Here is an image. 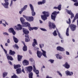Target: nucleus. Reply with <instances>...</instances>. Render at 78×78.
Wrapping results in <instances>:
<instances>
[{"instance_id":"obj_1","label":"nucleus","mask_w":78,"mask_h":78,"mask_svg":"<svg viewBox=\"0 0 78 78\" xmlns=\"http://www.w3.org/2000/svg\"><path fill=\"white\" fill-rule=\"evenodd\" d=\"M43 14H44V15H41V17L42 20H47V17H49L50 16V14H49V12H42Z\"/></svg>"},{"instance_id":"obj_2","label":"nucleus","mask_w":78,"mask_h":78,"mask_svg":"<svg viewBox=\"0 0 78 78\" xmlns=\"http://www.w3.org/2000/svg\"><path fill=\"white\" fill-rule=\"evenodd\" d=\"M59 12H56V11H55L52 14V15H51V19L52 20H53L54 21H55V18L56 17V16H57V15L58 14H59Z\"/></svg>"},{"instance_id":"obj_3","label":"nucleus","mask_w":78,"mask_h":78,"mask_svg":"<svg viewBox=\"0 0 78 78\" xmlns=\"http://www.w3.org/2000/svg\"><path fill=\"white\" fill-rule=\"evenodd\" d=\"M5 3H2V5H3L5 8H8V5H9V2L8 0H4Z\"/></svg>"},{"instance_id":"obj_4","label":"nucleus","mask_w":78,"mask_h":78,"mask_svg":"<svg viewBox=\"0 0 78 78\" xmlns=\"http://www.w3.org/2000/svg\"><path fill=\"white\" fill-rule=\"evenodd\" d=\"M23 17L24 18H26V20H27L29 22H31L34 20V18L33 17V16L27 17L26 16L23 15Z\"/></svg>"},{"instance_id":"obj_5","label":"nucleus","mask_w":78,"mask_h":78,"mask_svg":"<svg viewBox=\"0 0 78 78\" xmlns=\"http://www.w3.org/2000/svg\"><path fill=\"white\" fill-rule=\"evenodd\" d=\"M49 29L50 30H51V29H52V28L55 29V28L56 27V26H55L54 23H51V22H49Z\"/></svg>"},{"instance_id":"obj_6","label":"nucleus","mask_w":78,"mask_h":78,"mask_svg":"<svg viewBox=\"0 0 78 78\" xmlns=\"http://www.w3.org/2000/svg\"><path fill=\"white\" fill-rule=\"evenodd\" d=\"M30 6L32 11V15L33 16H35L36 15V13L35 12H34V8L31 4H30Z\"/></svg>"},{"instance_id":"obj_7","label":"nucleus","mask_w":78,"mask_h":78,"mask_svg":"<svg viewBox=\"0 0 78 78\" xmlns=\"http://www.w3.org/2000/svg\"><path fill=\"white\" fill-rule=\"evenodd\" d=\"M24 69L25 70H27L29 72H30L31 71L33 70V67L32 66H28L25 68Z\"/></svg>"},{"instance_id":"obj_8","label":"nucleus","mask_w":78,"mask_h":78,"mask_svg":"<svg viewBox=\"0 0 78 78\" xmlns=\"http://www.w3.org/2000/svg\"><path fill=\"white\" fill-rule=\"evenodd\" d=\"M14 28L17 30H21L22 29V26L20 24H18L17 25V27L15 26Z\"/></svg>"},{"instance_id":"obj_9","label":"nucleus","mask_w":78,"mask_h":78,"mask_svg":"<svg viewBox=\"0 0 78 78\" xmlns=\"http://www.w3.org/2000/svg\"><path fill=\"white\" fill-rule=\"evenodd\" d=\"M65 73L67 76H72L73 74V72H70L68 70L66 71Z\"/></svg>"},{"instance_id":"obj_10","label":"nucleus","mask_w":78,"mask_h":78,"mask_svg":"<svg viewBox=\"0 0 78 78\" xmlns=\"http://www.w3.org/2000/svg\"><path fill=\"white\" fill-rule=\"evenodd\" d=\"M23 25V27H28L29 29L30 28H31V25H30V23L28 22L24 23Z\"/></svg>"},{"instance_id":"obj_11","label":"nucleus","mask_w":78,"mask_h":78,"mask_svg":"<svg viewBox=\"0 0 78 78\" xmlns=\"http://www.w3.org/2000/svg\"><path fill=\"white\" fill-rule=\"evenodd\" d=\"M70 27L73 31H75L76 30V26L74 24H71L70 25Z\"/></svg>"},{"instance_id":"obj_12","label":"nucleus","mask_w":78,"mask_h":78,"mask_svg":"<svg viewBox=\"0 0 78 78\" xmlns=\"http://www.w3.org/2000/svg\"><path fill=\"white\" fill-rule=\"evenodd\" d=\"M66 12L68 13V14H69V15H71V19H72L73 17H74V15H73V14L72 13V12L71 11V10H69L67 9L66 10Z\"/></svg>"},{"instance_id":"obj_13","label":"nucleus","mask_w":78,"mask_h":78,"mask_svg":"<svg viewBox=\"0 0 78 78\" xmlns=\"http://www.w3.org/2000/svg\"><path fill=\"white\" fill-rule=\"evenodd\" d=\"M33 71L36 75H38L39 73V71L38 70H36V67L34 65L33 66Z\"/></svg>"},{"instance_id":"obj_14","label":"nucleus","mask_w":78,"mask_h":78,"mask_svg":"<svg viewBox=\"0 0 78 78\" xmlns=\"http://www.w3.org/2000/svg\"><path fill=\"white\" fill-rule=\"evenodd\" d=\"M9 33H12L13 35L16 34V32L14 31V29L12 28L9 29Z\"/></svg>"},{"instance_id":"obj_15","label":"nucleus","mask_w":78,"mask_h":78,"mask_svg":"<svg viewBox=\"0 0 78 78\" xmlns=\"http://www.w3.org/2000/svg\"><path fill=\"white\" fill-rule=\"evenodd\" d=\"M23 66H28L29 64V62L28 60H24L23 62Z\"/></svg>"},{"instance_id":"obj_16","label":"nucleus","mask_w":78,"mask_h":78,"mask_svg":"<svg viewBox=\"0 0 78 78\" xmlns=\"http://www.w3.org/2000/svg\"><path fill=\"white\" fill-rule=\"evenodd\" d=\"M6 56L8 60H10V61H12L13 60V58L12 57L8 54H6Z\"/></svg>"},{"instance_id":"obj_17","label":"nucleus","mask_w":78,"mask_h":78,"mask_svg":"<svg viewBox=\"0 0 78 78\" xmlns=\"http://www.w3.org/2000/svg\"><path fill=\"white\" fill-rule=\"evenodd\" d=\"M36 44L37 45V41L36 39H34V42L32 44V46L33 47H36Z\"/></svg>"},{"instance_id":"obj_18","label":"nucleus","mask_w":78,"mask_h":78,"mask_svg":"<svg viewBox=\"0 0 78 78\" xmlns=\"http://www.w3.org/2000/svg\"><path fill=\"white\" fill-rule=\"evenodd\" d=\"M57 50H59L61 51H64L65 50L63 48H62L60 46H58L57 48Z\"/></svg>"},{"instance_id":"obj_19","label":"nucleus","mask_w":78,"mask_h":78,"mask_svg":"<svg viewBox=\"0 0 78 78\" xmlns=\"http://www.w3.org/2000/svg\"><path fill=\"white\" fill-rule=\"evenodd\" d=\"M23 32L24 33V34H28V33H29V31L27 29L23 28Z\"/></svg>"},{"instance_id":"obj_20","label":"nucleus","mask_w":78,"mask_h":78,"mask_svg":"<svg viewBox=\"0 0 78 78\" xmlns=\"http://www.w3.org/2000/svg\"><path fill=\"white\" fill-rule=\"evenodd\" d=\"M61 5H58V7H54L53 9H58L59 11H61Z\"/></svg>"},{"instance_id":"obj_21","label":"nucleus","mask_w":78,"mask_h":78,"mask_svg":"<svg viewBox=\"0 0 78 78\" xmlns=\"http://www.w3.org/2000/svg\"><path fill=\"white\" fill-rule=\"evenodd\" d=\"M37 56L38 58H41V56H42V52H41L37 51Z\"/></svg>"},{"instance_id":"obj_22","label":"nucleus","mask_w":78,"mask_h":78,"mask_svg":"<svg viewBox=\"0 0 78 78\" xmlns=\"http://www.w3.org/2000/svg\"><path fill=\"white\" fill-rule=\"evenodd\" d=\"M63 66L65 67L66 69H69L70 68V65L68 64L67 62H66L65 65H63Z\"/></svg>"},{"instance_id":"obj_23","label":"nucleus","mask_w":78,"mask_h":78,"mask_svg":"<svg viewBox=\"0 0 78 78\" xmlns=\"http://www.w3.org/2000/svg\"><path fill=\"white\" fill-rule=\"evenodd\" d=\"M41 50L42 52V55H43L44 56V57H45V58H47V55H46V51H44V50L42 49H41Z\"/></svg>"},{"instance_id":"obj_24","label":"nucleus","mask_w":78,"mask_h":78,"mask_svg":"<svg viewBox=\"0 0 78 78\" xmlns=\"http://www.w3.org/2000/svg\"><path fill=\"white\" fill-rule=\"evenodd\" d=\"M26 38H25V41L26 42H29L30 41V39L29 38V36L28 35H27L25 36Z\"/></svg>"},{"instance_id":"obj_25","label":"nucleus","mask_w":78,"mask_h":78,"mask_svg":"<svg viewBox=\"0 0 78 78\" xmlns=\"http://www.w3.org/2000/svg\"><path fill=\"white\" fill-rule=\"evenodd\" d=\"M16 73L17 74H20L22 73V71H21V69L19 68L16 69Z\"/></svg>"},{"instance_id":"obj_26","label":"nucleus","mask_w":78,"mask_h":78,"mask_svg":"<svg viewBox=\"0 0 78 78\" xmlns=\"http://www.w3.org/2000/svg\"><path fill=\"white\" fill-rule=\"evenodd\" d=\"M13 40L14 41L15 43H17L19 41V40L17 39V38H16V37H14V36H13Z\"/></svg>"},{"instance_id":"obj_27","label":"nucleus","mask_w":78,"mask_h":78,"mask_svg":"<svg viewBox=\"0 0 78 78\" xmlns=\"http://www.w3.org/2000/svg\"><path fill=\"white\" fill-rule=\"evenodd\" d=\"M34 29V30H37L38 29V28L37 27H30L29 28V30L30 31H31V30H33Z\"/></svg>"},{"instance_id":"obj_28","label":"nucleus","mask_w":78,"mask_h":78,"mask_svg":"<svg viewBox=\"0 0 78 78\" xmlns=\"http://www.w3.org/2000/svg\"><path fill=\"white\" fill-rule=\"evenodd\" d=\"M15 53L16 52L14 51H13L11 50L9 51V54L10 55H14Z\"/></svg>"},{"instance_id":"obj_29","label":"nucleus","mask_w":78,"mask_h":78,"mask_svg":"<svg viewBox=\"0 0 78 78\" xmlns=\"http://www.w3.org/2000/svg\"><path fill=\"white\" fill-rule=\"evenodd\" d=\"M20 20L21 22V23L23 24L24 23V22H25V19H24L23 17H21L20 18Z\"/></svg>"},{"instance_id":"obj_30","label":"nucleus","mask_w":78,"mask_h":78,"mask_svg":"<svg viewBox=\"0 0 78 78\" xmlns=\"http://www.w3.org/2000/svg\"><path fill=\"white\" fill-rule=\"evenodd\" d=\"M14 69H16L18 68H19V67H21V66L20 65H14Z\"/></svg>"},{"instance_id":"obj_31","label":"nucleus","mask_w":78,"mask_h":78,"mask_svg":"<svg viewBox=\"0 0 78 78\" xmlns=\"http://www.w3.org/2000/svg\"><path fill=\"white\" fill-rule=\"evenodd\" d=\"M23 49L24 51H26L27 50V46L26 45H24L23 47Z\"/></svg>"},{"instance_id":"obj_32","label":"nucleus","mask_w":78,"mask_h":78,"mask_svg":"<svg viewBox=\"0 0 78 78\" xmlns=\"http://www.w3.org/2000/svg\"><path fill=\"white\" fill-rule=\"evenodd\" d=\"M56 55L57 57V58L58 59H61L62 58V56L59 55L58 54H57Z\"/></svg>"},{"instance_id":"obj_33","label":"nucleus","mask_w":78,"mask_h":78,"mask_svg":"<svg viewBox=\"0 0 78 78\" xmlns=\"http://www.w3.org/2000/svg\"><path fill=\"white\" fill-rule=\"evenodd\" d=\"M56 55L57 57V58L58 59H61L62 58V56L59 55L58 54H57Z\"/></svg>"},{"instance_id":"obj_34","label":"nucleus","mask_w":78,"mask_h":78,"mask_svg":"<svg viewBox=\"0 0 78 78\" xmlns=\"http://www.w3.org/2000/svg\"><path fill=\"white\" fill-rule=\"evenodd\" d=\"M22 56H20L19 55H18V60L19 61H21L22 59Z\"/></svg>"},{"instance_id":"obj_35","label":"nucleus","mask_w":78,"mask_h":78,"mask_svg":"<svg viewBox=\"0 0 78 78\" xmlns=\"http://www.w3.org/2000/svg\"><path fill=\"white\" fill-rule=\"evenodd\" d=\"M33 73L31 72L29 74V78H33Z\"/></svg>"},{"instance_id":"obj_36","label":"nucleus","mask_w":78,"mask_h":78,"mask_svg":"<svg viewBox=\"0 0 78 78\" xmlns=\"http://www.w3.org/2000/svg\"><path fill=\"white\" fill-rule=\"evenodd\" d=\"M7 74H8V73L6 72L3 73V77L5 78L7 75Z\"/></svg>"},{"instance_id":"obj_37","label":"nucleus","mask_w":78,"mask_h":78,"mask_svg":"<svg viewBox=\"0 0 78 78\" xmlns=\"http://www.w3.org/2000/svg\"><path fill=\"white\" fill-rule=\"evenodd\" d=\"M66 34L67 36H69V28H68L66 30Z\"/></svg>"},{"instance_id":"obj_38","label":"nucleus","mask_w":78,"mask_h":78,"mask_svg":"<svg viewBox=\"0 0 78 78\" xmlns=\"http://www.w3.org/2000/svg\"><path fill=\"white\" fill-rule=\"evenodd\" d=\"M13 47H14V48H16V49H17V50H18V49H19V46H18V45H17V44H15L13 46Z\"/></svg>"},{"instance_id":"obj_39","label":"nucleus","mask_w":78,"mask_h":78,"mask_svg":"<svg viewBox=\"0 0 78 78\" xmlns=\"http://www.w3.org/2000/svg\"><path fill=\"white\" fill-rule=\"evenodd\" d=\"M57 73L58 74V75H59L60 76H61V77H62V74L61 73V72H60V71H57Z\"/></svg>"},{"instance_id":"obj_40","label":"nucleus","mask_w":78,"mask_h":78,"mask_svg":"<svg viewBox=\"0 0 78 78\" xmlns=\"http://www.w3.org/2000/svg\"><path fill=\"white\" fill-rule=\"evenodd\" d=\"M39 46L41 49H42V48L44 47V44H40Z\"/></svg>"},{"instance_id":"obj_41","label":"nucleus","mask_w":78,"mask_h":78,"mask_svg":"<svg viewBox=\"0 0 78 78\" xmlns=\"http://www.w3.org/2000/svg\"><path fill=\"white\" fill-rule=\"evenodd\" d=\"M53 34V35H54V36H57V33H56V31H54Z\"/></svg>"},{"instance_id":"obj_42","label":"nucleus","mask_w":78,"mask_h":78,"mask_svg":"<svg viewBox=\"0 0 78 78\" xmlns=\"http://www.w3.org/2000/svg\"><path fill=\"white\" fill-rule=\"evenodd\" d=\"M27 6L28 5H25L24 6L23 8L22 9H23L24 11H25V10L27 9Z\"/></svg>"},{"instance_id":"obj_43","label":"nucleus","mask_w":78,"mask_h":78,"mask_svg":"<svg viewBox=\"0 0 78 78\" xmlns=\"http://www.w3.org/2000/svg\"><path fill=\"white\" fill-rule=\"evenodd\" d=\"M75 18L76 19H78V20H77V25H78V13H77L75 16Z\"/></svg>"},{"instance_id":"obj_44","label":"nucleus","mask_w":78,"mask_h":78,"mask_svg":"<svg viewBox=\"0 0 78 78\" xmlns=\"http://www.w3.org/2000/svg\"><path fill=\"white\" fill-rule=\"evenodd\" d=\"M11 78H18V77L16 75L14 74L13 76H12Z\"/></svg>"},{"instance_id":"obj_45","label":"nucleus","mask_w":78,"mask_h":78,"mask_svg":"<svg viewBox=\"0 0 78 78\" xmlns=\"http://www.w3.org/2000/svg\"><path fill=\"white\" fill-rule=\"evenodd\" d=\"M71 20H70V18H69V21H67V23H68V24H70V22H71Z\"/></svg>"},{"instance_id":"obj_46","label":"nucleus","mask_w":78,"mask_h":78,"mask_svg":"<svg viewBox=\"0 0 78 78\" xmlns=\"http://www.w3.org/2000/svg\"><path fill=\"white\" fill-rule=\"evenodd\" d=\"M57 32H58V36H59V37L61 38V39H63V38L62 37H61V35H60V33H59V32H58V31H57Z\"/></svg>"},{"instance_id":"obj_47","label":"nucleus","mask_w":78,"mask_h":78,"mask_svg":"<svg viewBox=\"0 0 78 78\" xmlns=\"http://www.w3.org/2000/svg\"><path fill=\"white\" fill-rule=\"evenodd\" d=\"M40 29L41 30H42V31H47V30L45 29H44L43 28H40Z\"/></svg>"},{"instance_id":"obj_48","label":"nucleus","mask_w":78,"mask_h":78,"mask_svg":"<svg viewBox=\"0 0 78 78\" xmlns=\"http://www.w3.org/2000/svg\"><path fill=\"white\" fill-rule=\"evenodd\" d=\"M45 66H43L41 68V72H42L43 71V69L42 68L45 69Z\"/></svg>"},{"instance_id":"obj_49","label":"nucleus","mask_w":78,"mask_h":78,"mask_svg":"<svg viewBox=\"0 0 78 78\" xmlns=\"http://www.w3.org/2000/svg\"><path fill=\"white\" fill-rule=\"evenodd\" d=\"M24 11L22 9H21V10L19 12V13L20 14H21L22 13V12H23Z\"/></svg>"},{"instance_id":"obj_50","label":"nucleus","mask_w":78,"mask_h":78,"mask_svg":"<svg viewBox=\"0 0 78 78\" xmlns=\"http://www.w3.org/2000/svg\"><path fill=\"white\" fill-rule=\"evenodd\" d=\"M49 61H50V62L51 63H53L54 62V60L51 59V60H49Z\"/></svg>"},{"instance_id":"obj_51","label":"nucleus","mask_w":78,"mask_h":78,"mask_svg":"<svg viewBox=\"0 0 78 78\" xmlns=\"http://www.w3.org/2000/svg\"><path fill=\"white\" fill-rule=\"evenodd\" d=\"M38 5H42V4H43V3L42 2H38Z\"/></svg>"},{"instance_id":"obj_52","label":"nucleus","mask_w":78,"mask_h":78,"mask_svg":"<svg viewBox=\"0 0 78 78\" xmlns=\"http://www.w3.org/2000/svg\"><path fill=\"white\" fill-rule=\"evenodd\" d=\"M3 34H5V35H7V36H8V35H9V34L6 32L4 33H3Z\"/></svg>"},{"instance_id":"obj_53","label":"nucleus","mask_w":78,"mask_h":78,"mask_svg":"<svg viewBox=\"0 0 78 78\" xmlns=\"http://www.w3.org/2000/svg\"><path fill=\"white\" fill-rule=\"evenodd\" d=\"M74 5L76 6H78V2L75 3L74 4Z\"/></svg>"},{"instance_id":"obj_54","label":"nucleus","mask_w":78,"mask_h":78,"mask_svg":"<svg viewBox=\"0 0 78 78\" xmlns=\"http://www.w3.org/2000/svg\"><path fill=\"white\" fill-rule=\"evenodd\" d=\"M12 3H13V2H12V1H11V3H10V6H12Z\"/></svg>"},{"instance_id":"obj_55","label":"nucleus","mask_w":78,"mask_h":78,"mask_svg":"<svg viewBox=\"0 0 78 78\" xmlns=\"http://www.w3.org/2000/svg\"><path fill=\"white\" fill-rule=\"evenodd\" d=\"M34 50H39V48H38L37 47H34Z\"/></svg>"},{"instance_id":"obj_56","label":"nucleus","mask_w":78,"mask_h":78,"mask_svg":"<svg viewBox=\"0 0 78 78\" xmlns=\"http://www.w3.org/2000/svg\"><path fill=\"white\" fill-rule=\"evenodd\" d=\"M2 21H4V22H5V24H6V25H8V24L7 22H6V21H5V20H2Z\"/></svg>"},{"instance_id":"obj_57","label":"nucleus","mask_w":78,"mask_h":78,"mask_svg":"<svg viewBox=\"0 0 78 78\" xmlns=\"http://www.w3.org/2000/svg\"><path fill=\"white\" fill-rule=\"evenodd\" d=\"M8 63L9 64H10V65H12V62H11V61H9Z\"/></svg>"},{"instance_id":"obj_58","label":"nucleus","mask_w":78,"mask_h":78,"mask_svg":"<svg viewBox=\"0 0 78 78\" xmlns=\"http://www.w3.org/2000/svg\"><path fill=\"white\" fill-rule=\"evenodd\" d=\"M3 50L4 51H5V54H7V51H6V50H5V49H3Z\"/></svg>"},{"instance_id":"obj_59","label":"nucleus","mask_w":78,"mask_h":78,"mask_svg":"<svg viewBox=\"0 0 78 78\" xmlns=\"http://www.w3.org/2000/svg\"><path fill=\"white\" fill-rule=\"evenodd\" d=\"M7 42V43H8V44H9V43H10V40H9V39H8Z\"/></svg>"},{"instance_id":"obj_60","label":"nucleus","mask_w":78,"mask_h":78,"mask_svg":"<svg viewBox=\"0 0 78 78\" xmlns=\"http://www.w3.org/2000/svg\"><path fill=\"white\" fill-rule=\"evenodd\" d=\"M42 3H43V4H44L45 3V0H43Z\"/></svg>"},{"instance_id":"obj_61","label":"nucleus","mask_w":78,"mask_h":78,"mask_svg":"<svg viewBox=\"0 0 78 78\" xmlns=\"http://www.w3.org/2000/svg\"><path fill=\"white\" fill-rule=\"evenodd\" d=\"M76 18H74L73 21V22H74L75 20H76Z\"/></svg>"},{"instance_id":"obj_62","label":"nucleus","mask_w":78,"mask_h":78,"mask_svg":"<svg viewBox=\"0 0 78 78\" xmlns=\"http://www.w3.org/2000/svg\"><path fill=\"white\" fill-rule=\"evenodd\" d=\"M29 61H30V62H32L33 61V58H30L29 59Z\"/></svg>"},{"instance_id":"obj_63","label":"nucleus","mask_w":78,"mask_h":78,"mask_svg":"<svg viewBox=\"0 0 78 78\" xmlns=\"http://www.w3.org/2000/svg\"><path fill=\"white\" fill-rule=\"evenodd\" d=\"M22 71L24 73H25V70H24V69H22Z\"/></svg>"},{"instance_id":"obj_64","label":"nucleus","mask_w":78,"mask_h":78,"mask_svg":"<svg viewBox=\"0 0 78 78\" xmlns=\"http://www.w3.org/2000/svg\"><path fill=\"white\" fill-rule=\"evenodd\" d=\"M72 1H73V2H78L77 1V0H72Z\"/></svg>"}]
</instances>
